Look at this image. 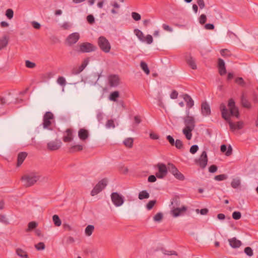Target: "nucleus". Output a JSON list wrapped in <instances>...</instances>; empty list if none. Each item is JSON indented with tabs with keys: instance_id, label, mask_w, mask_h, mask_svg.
<instances>
[{
	"instance_id": "nucleus-1",
	"label": "nucleus",
	"mask_w": 258,
	"mask_h": 258,
	"mask_svg": "<svg viewBox=\"0 0 258 258\" xmlns=\"http://www.w3.org/2000/svg\"><path fill=\"white\" fill-rule=\"evenodd\" d=\"M228 106L229 109V112L226 108V105L222 103L220 105V110L222 117L226 120L231 130H240L243 127V122L241 121H238L236 123L233 122L230 118V116H235L239 118V113L238 109L235 105V102L233 99L229 100Z\"/></svg>"
},
{
	"instance_id": "nucleus-2",
	"label": "nucleus",
	"mask_w": 258,
	"mask_h": 258,
	"mask_svg": "<svg viewBox=\"0 0 258 258\" xmlns=\"http://www.w3.org/2000/svg\"><path fill=\"white\" fill-rule=\"evenodd\" d=\"M185 127L182 133L187 140H190L192 138V131L196 126V121L193 116L189 115V109L186 110V116L182 118Z\"/></svg>"
},
{
	"instance_id": "nucleus-3",
	"label": "nucleus",
	"mask_w": 258,
	"mask_h": 258,
	"mask_svg": "<svg viewBox=\"0 0 258 258\" xmlns=\"http://www.w3.org/2000/svg\"><path fill=\"white\" fill-rule=\"evenodd\" d=\"M40 175L36 172H31L23 175L21 180L25 187H29L34 185L40 178Z\"/></svg>"
},
{
	"instance_id": "nucleus-4",
	"label": "nucleus",
	"mask_w": 258,
	"mask_h": 258,
	"mask_svg": "<svg viewBox=\"0 0 258 258\" xmlns=\"http://www.w3.org/2000/svg\"><path fill=\"white\" fill-rule=\"evenodd\" d=\"M54 119L53 113L50 111L46 112L43 117L42 126L43 128L51 130L52 122Z\"/></svg>"
},
{
	"instance_id": "nucleus-5",
	"label": "nucleus",
	"mask_w": 258,
	"mask_h": 258,
	"mask_svg": "<svg viewBox=\"0 0 258 258\" xmlns=\"http://www.w3.org/2000/svg\"><path fill=\"white\" fill-rule=\"evenodd\" d=\"M100 48L104 52L108 53L111 49V45L108 40L104 36H100L98 40Z\"/></svg>"
},
{
	"instance_id": "nucleus-6",
	"label": "nucleus",
	"mask_w": 258,
	"mask_h": 258,
	"mask_svg": "<svg viewBox=\"0 0 258 258\" xmlns=\"http://www.w3.org/2000/svg\"><path fill=\"white\" fill-rule=\"evenodd\" d=\"M107 182L108 181L106 178L102 179L99 181L92 190L91 192V196H94L101 192L106 186Z\"/></svg>"
},
{
	"instance_id": "nucleus-7",
	"label": "nucleus",
	"mask_w": 258,
	"mask_h": 258,
	"mask_svg": "<svg viewBox=\"0 0 258 258\" xmlns=\"http://www.w3.org/2000/svg\"><path fill=\"white\" fill-rule=\"evenodd\" d=\"M111 199L113 204L116 207L121 206L124 202L123 197L116 192L111 194Z\"/></svg>"
},
{
	"instance_id": "nucleus-8",
	"label": "nucleus",
	"mask_w": 258,
	"mask_h": 258,
	"mask_svg": "<svg viewBox=\"0 0 258 258\" xmlns=\"http://www.w3.org/2000/svg\"><path fill=\"white\" fill-rule=\"evenodd\" d=\"M158 172L156 173V176L158 178H163L167 174L168 170L166 166L163 163H158L157 165Z\"/></svg>"
},
{
	"instance_id": "nucleus-9",
	"label": "nucleus",
	"mask_w": 258,
	"mask_h": 258,
	"mask_svg": "<svg viewBox=\"0 0 258 258\" xmlns=\"http://www.w3.org/2000/svg\"><path fill=\"white\" fill-rule=\"evenodd\" d=\"M62 145V142L59 139L49 142L47 144L48 150L50 151H55L58 150Z\"/></svg>"
},
{
	"instance_id": "nucleus-10",
	"label": "nucleus",
	"mask_w": 258,
	"mask_h": 258,
	"mask_svg": "<svg viewBox=\"0 0 258 258\" xmlns=\"http://www.w3.org/2000/svg\"><path fill=\"white\" fill-rule=\"evenodd\" d=\"M196 162L203 169L205 168L208 163V157L206 151H204Z\"/></svg>"
},
{
	"instance_id": "nucleus-11",
	"label": "nucleus",
	"mask_w": 258,
	"mask_h": 258,
	"mask_svg": "<svg viewBox=\"0 0 258 258\" xmlns=\"http://www.w3.org/2000/svg\"><path fill=\"white\" fill-rule=\"evenodd\" d=\"M80 49L83 52H90L94 51L96 47L90 43L85 42L80 45Z\"/></svg>"
},
{
	"instance_id": "nucleus-12",
	"label": "nucleus",
	"mask_w": 258,
	"mask_h": 258,
	"mask_svg": "<svg viewBox=\"0 0 258 258\" xmlns=\"http://www.w3.org/2000/svg\"><path fill=\"white\" fill-rule=\"evenodd\" d=\"M108 83L110 87L117 86L120 82V79L117 75H110L108 77Z\"/></svg>"
},
{
	"instance_id": "nucleus-13",
	"label": "nucleus",
	"mask_w": 258,
	"mask_h": 258,
	"mask_svg": "<svg viewBox=\"0 0 258 258\" xmlns=\"http://www.w3.org/2000/svg\"><path fill=\"white\" fill-rule=\"evenodd\" d=\"M186 210L187 207L183 206L181 208H176L172 209L170 211V214L173 217H177L182 215Z\"/></svg>"
},
{
	"instance_id": "nucleus-14",
	"label": "nucleus",
	"mask_w": 258,
	"mask_h": 258,
	"mask_svg": "<svg viewBox=\"0 0 258 258\" xmlns=\"http://www.w3.org/2000/svg\"><path fill=\"white\" fill-rule=\"evenodd\" d=\"M79 38L80 35L78 33H73L68 37L67 42L69 45H72L76 43L79 39Z\"/></svg>"
},
{
	"instance_id": "nucleus-15",
	"label": "nucleus",
	"mask_w": 258,
	"mask_h": 258,
	"mask_svg": "<svg viewBox=\"0 0 258 258\" xmlns=\"http://www.w3.org/2000/svg\"><path fill=\"white\" fill-rule=\"evenodd\" d=\"M201 112L204 116H208L211 114L210 107L207 102H203L202 104Z\"/></svg>"
},
{
	"instance_id": "nucleus-16",
	"label": "nucleus",
	"mask_w": 258,
	"mask_h": 258,
	"mask_svg": "<svg viewBox=\"0 0 258 258\" xmlns=\"http://www.w3.org/2000/svg\"><path fill=\"white\" fill-rule=\"evenodd\" d=\"M183 98L186 103L187 109L191 108L194 105V101L191 97L187 94L183 95Z\"/></svg>"
},
{
	"instance_id": "nucleus-17",
	"label": "nucleus",
	"mask_w": 258,
	"mask_h": 258,
	"mask_svg": "<svg viewBox=\"0 0 258 258\" xmlns=\"http://www.w3.org/2000/svg\"><path fill=\"white\" fill-rule=\"evenodd\" d=\"M88 63V61L87 60H85L80 66L77 68H75L73 69V73L75 75L79 74L86 67Z\"/></svg>"
},
{
	"instance_id": "nucleus-18",
	"label": "nucleus",
	"mask_w": 258,
	"mask_h": 258,
	"mask_svg": "<svg viewBox=\"0 0 258 258\" xmlns=\"http://www.w3.org/2000/svg\"><path fill=\"white\" fill-rule=\"evenodd\" d=\"M78 136L81 140L84 141L89 137L88 131L86 129L81 128L78 132Z\"/></svg>"
},
{
	"instance_id": "nucleus-19",
	"label": "nucleus",
	"mask_w": 258,
	"mask_h": 258,
	"mask_svg": "<svg viewBox=\"0 0 258 258\" xmlns=\"http://www.w3.org/2000/svg\"><path fill=\"white\" fill-rule=\"evenodd\" d=\"M230 245L233 248H238L241 244V242L234 237L228 240Z\"/></svg>"
},
{
	"instance_id": "nucleus-20",
	"label": "nucleus",
	"mask_w": 258,
	"mask_h": 258,
	"mask_svg": "<svg viewBox=\"0 0 258 258\" xmlns=\"http://www.w3.org/2000/svg\"><path fill=\"white\" fill-rule=\"evenodd\" d=\"M220 150L222 153L225 152V155L227 156H229L232 154V148L230 145H229L227 150L226 145L225 144L222 145L220 147Z\"/></svg>"
},
{
	"instance_id": "nucleus-21",
	"label": "nucleus",
	"mask_w": 258,
	"mask_h": 258,
	"mask_svg": "<svg viewBox=\"0 0 258 258\" xmlns=\"http://www.w3.org/2000/svg\"><path fill=\"white\" fill-rule=\"evenodd\" d=\"M27 156V153L25 152L20 153L18 155L17 158V166H20Z\"/></svg>"
},
{
	"instance_id": "nucleus-22",
	"label": "nucleus",
	"mask_w": 258,
	"mask_h": 258,
	"mask_svg": "<svg viewBox=\"0 0 258 258\" xmlns=\"http://www.w3.org/2000/svg\"><path fill=\"white\" fill-rule=\"evenodd\" d=\"M67 136H64L63 141L64 142H70L73 140V134L71 129H67L66 130Z\"/></svg>"
},
{
	"instance_id": "nucleus-23",
	"label": "nucleus",
	"mask_w": 258,
	"mask_h": 258,
	"mask_svg": "<svg viewBox=\"0 0 258 258\" xmlns=\"http://www.w3.org/2000/svg\"><path fill=\"white\" fill-rule=\"evenodd\" d=\"M16 254L22 258H29L27 252L20 248H18L16 249Z\"/></svg>"
},
{
	"instance_id": "nucleus-24",
	"label": "nucleus",
	"mask_w": 258,
	"mask_h": 258,
	"mask_svg": "<svg viewBox=\"0 0 258 258\" xmlns=\"http://www.w3.org/2000/svg\"><path fill=\"white\" fill-rule=\"evenodd\" d=\"M8 44V38L5 36L0 39V50L6 47Z\"/></svg>"
},
{
	"instance_id": "nucleus-25",
	"label": "nucleus",
	"mask_w": 258,
	"mask_h": 258,
	"mask_svg": "<svg viewBox=\"0 0 258 258\" xmlns=\"http://www.w3.org/2000/svg\"><path fill=\"white\" fill-rule=\"evenodd\" d=\"M134 33L140 41L142 42L145 41V37L141 30L136 29L134 30Z\"/></svg>"
},
{
	"instance_id": "nucleus-26",
	"label": "nucleus",
	"mask_w": 258,
	"mask_h": 258,
	"mask_svg": "<svg viewBox=\"0 0 258 258\" xmlns=\"http://www.w3.org/2000/svg\"><path fill=\"white\" fill-rule=\"evenodd\" d=\"M186 60L187 64L191 67V69L194 70L197 69V65L196 64L195 61L192 57L189 56L188 57L186 58Z\"/></svg>"
},
{
	"instance_id": "nucleus-27",
	"label": "nucleus",
	"mask_w": 258,
	"mask_h": 258,
	"mask_svg": "<svg viewBox=\"0 0 258 258\" xmlns=\"http://www.w3.org/2000/svg\"><path fill=\"white\" fill-rule=\"evenodd\" d=\"M134 139L132 138H127L123 141L124 146L128 148H131L133 146Z\"/></svg>"
},
{
	"instance_id": "nucleus-28",
	"label": "nucleus",
	"mask_w": 258,
	"mask_h": 258,
	"mask_svg": "<svg viewBox=\"0 0 258 258\" xmlns=\"http://www.w3.org/2000/svg\"><path fill=\"white\" fill-rule=\"evenodd\" d=\"M241 102L242 105L245 108H249L250 107V103L243 94L241 97Z\"/></svg>"
},
{
	"instance_id": "nucleus-29",
	"label": "nucleus",
	"mask_w": 258,
	"mask_h": 258,
	"mask_svg": "<svg viewBox=\"0 0 258 258\" xmlns=\"http://www.w3.org/2000/svg\"><path fill=\"white\" fill-rule=\"evenodd\" d=\"M168 169L169 171L173 174V176L179 171L177 168L173 164L171 163H169L168 164Z\"/></svg>"
},
{
	"instance_id": "nucleus-30",
	"label": "nucleus",
	"mask_w": 258,
	"mask_h": 258,
	"mask_svg": "<svg viewBox=\"0 0 258 258\" xmlns=\"http://www.w3.org/2000/svg\"><path fill=\"white\" fill-rule=\"evenodd\" d=\"M150 197L149 194L146 190H142L139 192L138 198L142 200L145 199H148Z\"/></svg>"
},
{
	"instance_id": "nucleus-31",
	"label": "nucleus",
	"mask_w": 258,
	"mask_h": 258,
	"mask_svg": "<svg viewBox=\"0 0 258 258\" xmlns=\"http://www.w3.org/2000/svg\"><path fill=\"white\" fill-rule=\"evenodd\" d=\"M83 146L81 145H77L73 146L69 149V152L73 153L76 151H81L83 150Z\"/></svg>"
},
{
	"instance_id": "nucleus-32",
	"label": "nucleus",
	"mask_w": 258,
	"mask_h": 258,
	"mask_svg": "<svg viewBox=\"0 0 258 258\" xmlns=\"http://www.w3.org/2000/svg\"><path fill=\"white\" fill-rule=\"evenodd\" d=\"M140 66H141V68H142V69L143 70V71L147 75L149 74L150 70H149V69L148 68L147 64L145 62L142 61L140 63Z\"/></svg>"
},
{
	"instance_id": "nucleus-33",
	"label": "nucleus",
	"mask_w": 258,
	"mask_h": 258,
	"mask_svg": "<svg viewBox=\"0 0 258 258\" xmlns=\"http://www.w3.org/2000/svg\"><path fill=\"white\" fill-rule=\"evenodd\" d=\"M11 96L8 95L7 97H3L0 98L1 104L2 105L9 104L11 102L10 100Z\"/></svg>"
},
{
	"instance_id": "nucleus-34",
	"label": "nucleus",
	"mask_w": 258,
	"mask_h": 258,
	"mask_svg": "<svg viewBox=\"0 0 258 258\" xmlns=\"http://www.w3.org/2000/svg\"><path fill=\"white\" fill-rule=\"evenodd\" d=\"M119 92L117 91L112 92L109 96V99L111 101H116L119 97Z\"/></svg>"
},
{
	"instance_id": "nucleus-35",
	"label": "nucleus",
	"mask_w": 258,
	"mask_h": 258,
	"mask_svg": "<svg viewBox=\"0 0 258 258\" xmlns=\"http://www.w3.org/2000/svg\"><path fill=\"white\" fill-rule=\"evenodd\" d=\"M240 185V180L238 178H234L232 180L231 185L234 188H237Z\"/></svg>"
},
{
	"instance_id": "nucleus-36",
	"label": "nucleus",
	"mask_w": 258,
	"mask_h": 258,
	"mask_svg": "<svg viewBox=\"0 0 258 258\" xmlns=\"http://www.w3.org/2000/svg\"><path fill=\"white\" fill-rule=\"evenodd\" d=\"M52 220L54 222L55 226H60L61 224V221L57 215H54L52 217Z\"/></svg>"
},
{
	"instance_id": "nucleus-37",
	"label": "nucleus",
	"mask_w": 258,
	"mask_h": 258,
	"mask_svg": "<svg viewBox=\"0 0 258 258\" xmlns=\"http://www.w3.org/2000/svg\"><path fill=\"white\" fill-rule=\"evenodd\" d=\"M0 222L4 225H9L10 222L9 219L4 215H0Z\"/></svg>"
},
{
	"instance_id": "nucleus-38",
	"label": "nucleus",
	"mask_w": 258,
	"mask_h": 258,
	"mask_svg": "<svg viewBox=\"0 0 258 258\" xmlns=\"http://www.w3.org/2000/svg\"><path fill=\"white\" fill-rule=\"evenodd\" d=\"M57 83L60 86H64L66 84V81L64 77L59 76L57 79Z\"/></svg>"
},
{
	"instance_id": "nucleus-39",
	"label": "nucleus",
	"mask_w": 258,
	"mask_h": 258,
	"mask_svg": "<svg viewBox=\"0 0 258 258\" xmlns=\"http://www.w3.org/2000/svg\"><path fill=\"white\" fill-rule=\"evenodd\" d=\"M105 126L107 128H114L115 124L114 120L112 119H109L106 123Z\"/></svg>"
},
{
	"instance_id": "nucleus-40",
	"label": "nucleus",
	"mask_w": 258,
	"mask_h": 258,
	"mask_svg": "<svg viewBox=\"0 0 258 258\" xmlns=\"http://www.w3.org/2000/svg\"><path fill=\"white\" fill-rule=\"evenodd\" d=\"M174 146L178 149H181L183 148V143L180 140H176L174 143Z\"/></svg>"
},
{
	"instance_id": "nucleus-41",
	"label": "nucleus",
	"mask_w": 258,
	"mask_h": 258,
	"mask_svg": "<svg viewBox=\"0 0 258 258\" xmlns=\"http://www.w3.org/2000/svg\"><path fill=\"white\" fill-rule=\"evenodd\" d=\"M227 176L225 174H220L215 176L214 179L217 181H222L226 179Z\"/></svg>"
},
{
	"instance_id": "nucleus-42",
	"label": "nucleus",
	"mask_w": 258,
	"mask_h": 258,
	"mask_svg": "<svg viewBox=\"0 0 258 258\" xmlns=\"http://www.w3.org/2000/svg\"><path fill=\"white\" fill-rule=\"evenodd\" d=\"M6 15L9 19L13 18L14 16V12L12 9H9L6 11Z\"/></svg>"
},
{
	"instance_id": "nucleus-43",
	"label": "nucleus",
	"mask_w": 258,
	"mask_h": 258,
	"mask_svg": "<svg viewBox=\"0 0 258 258\" xmlns=\"http://www.w3.org/2000/svg\"><path fill=\"white\" fill-rule=\"evenodd\" d=\"M235 82L237 84H238V85H240V86H241L242 87H244L245 85V82L243 80V78H241V77H238V78H237L235 79Z\"/></svg>"
},
{
	"instance_id": "nucleus-44",
	"label": "nucleus",
	"mask_w": 258,
	"mask_h": 258,
	"mask_svg": "<svg viewBox=\"0 0 258 258\" xmlns=\"http://www.w3.org/2000/svg\"><path fill=\"white\" fill-rule=\"evenodd\" d=\"M94 230V227H86L85 234L87 236H90Z\"/></svg>"
},
{
	"instance_id": "nucleus-45",
	"label": "nucleus",
	"mask_w": 258,
	"mask_h": 258,
	"mask_svg": "<svg viewBox=\"0 0 258 258\" xmlns=\"http://www.w3.org/2000/svg\"><path fill=\"white\" fill-rule=\"evenodd\" d=\"M162 252L165 255H177V252L174 250H167L163 249V250H162Z\"/></svg>"
},
{
	"instance_id": "nucleus-46",
	"label": "nucleus",
	"mask_w": 258,
	"mask_h": 258,
	"mask_svg": "<svg viewBox=\"0 0 258 258\" xmlns=\"http://www.w3.org/2000/svg\"><path fill=\"white\" fill-rule=\"evenodd\" d=\"M156 203V200L150 201L146 205V208L149 210H151Z\"/></svg>"
},
{
	"instance_id": "nucleus-47",
	"label": "nucleus",
	"mask_w": 258,
	"mask_h": 258,
	"mask_svg": "<svg viewBox=\"0 0 258 258\" xmlns=\"http://www.w3.org/2000/svg\"><path fill=\"white\" fill-rule=\"evenodd\" d=\"M162 218H163V214H162V213L160 212V213H158L154 216L153 219L155 221L159 222L162 220Z\"/></svg>"
},
{
	"instance_id": "nucleus-48",
	"label": "nucleus",
	"mask_w": 258,
	"mask_h": 258,
	"mask_svg": "<svg viewBox=\"0 0 258 258\" xmlns=\"http://www.w3.org/2000/svg\"><path fill=\"white\" fill-rule=\"evenodd\" d=\"M25 65L27 68L30 69H33L36 66V64L34 62H31L28 60H26Z\"/></svg>"
},
{
	"instance_id": "nucleus-49",
	"label": "nucleus",
	"mask_w": 258,
	"mask_h": 258,
	"mask_svg": "<svg viewBox=\"0 0 258 258\" xmlns=\"http://www.w3.org/2000/svg\"><path fill=\"white\" fill-rule=\"evenodd\" d=\"M244 252L249 256H251L253 255V250L250 247H246L244 248Z\"/></svg>"
},
{
	"instance_id": "nucleus-50",
	"label": "nucleus",
	"mask_w": 258,
	"mask_h": 258,
	"mask_svg": "<svg viewBox=\"0 0 258 258\" xmlns=\"http://www.w3.org/2000/svg\"><path fill=\"white\" fill-rule=\"evenodd\" d=\"M174 176L179 180H183L185 179L184 176L179 171L176 173Z\"/></svg>"
},
{
	"instance_id": "nucleus-51",
	"label": "nucleus",
	"mask_w": 258,
	"mask_h": 258,
	"mask_svg": "<svg viewBox=\"0 0 258 258\" xmlns=\"http://www.w3.org/2000/svg\"><path fill=\"white\" fill-rule=\"evenodd\" d=\"M241 217V214L240 212L235 211L232 213V218L235 220H238Z\"/></svg>"
},
{
	"instance_id": "nucleus-52",
	"label": "nucleus",
	"mask_w": 258,
	"mask_h": 258,
	"mask_svg": "<svg viewBox=\"0 0 258 258\" xmlns=\"http://www.w3.org/2000/svg\"><path fill=\"white\" fill-rule=\"evenodd\" d=\"M132 17L135 21H139L141 19V15L136 12H133L132 13Z\"/></svg>"
},
{
	"instance_id": "nucleus-53",
	"label": "nucleus",
	"mask_w": 258,
	"mask_h": 258,
	"mask_svg": "<svg viewBox=\"0 0 258 258\" xmlns=\"http://www.w3.org/2000/svg\"><path fill=\"white\" fill-rule=\"evenodd\" d=\"M196 211L197 213H200V214L202 215H206L208 214L209 210L207 208H204L201 210L197 209Z\"/></svg>"
},
{
	"instance_id": "nucleus-54",
	"label": "nucleus",
	"mask_w": 258,
	"mask_h": 258,
	"mask_svg": "<svg viewBox=\"0 0 258 258\" xmlns=\"http://www.w3.org/2000/svg\"><path fill=\"white\" fill-rule=\"evenodd\" d=\"M35 248L38 250H43L45 248V244L43 242H39L35 245Z\"/></svg>"
},
{
	"instance_id": "nucleus-55",
	"label": "nucleus",
	"mask_w": 258,
	"mask_h": 258,
	"mask_svg": "<svg viewBox=\"0 0 258 258\" xmlns=\"http://www.w3.org/2000/svg\"><path fill=\"white\" fill-rule=\"evenodd\" d=\"M198 146L197 145H194L190 147L189 151L191 154H194L198 151Z\"/></svg>"
},
{
	"instance_id": "nucleus-56",
	"label": "nucleus",
	"mask_w": 258,
	"mask_h": 258,
	"mask_svg": "<svg viewBox=\"0 0 258 258\" xmlns=\"http://www.w3.org/2000/svg\"><path fill=\"white\" fill-rule=\"evenodd\" d=\"M207 21V17L204 14H202L201 15L200 19H199V22L201 24H204L206 23Z\"/></svg>"
},
{
	"instance_id": "nucleus-57",
	"label": "nucleus",
	"mask_w": 258,
	"mask_h": 258,
	"mask_svg": "<svg viewBox=\"0 0 258 258\" xmlns=\"http://www.w3.org/2000/svg\"><path fill=\"white\" fill-rule=\"evenodd\" d=\"M162 28L165 31H168L169 32H171L173 31V29L171 27H170L169 25H168L166 24H163L162 25Z\"/></svg>"
},
{
	"instance_id": "nucleus-58",
	"label": "nucleus",
	"mask_w": 258,
	"mask_h": 258,
	"mask_svg": "<svg viewBox=\"0 0 258 258\" xmlns=\"http://www.w3.org/2000/svg\"><path fill=\"white\" fill-rule=\"evenodd\" d=\"M87 20L88 22V23L91 24L94 23L95 22L94 17L92 15H89L87 17Z\"/></svg>"
},
{
	"instance_id": "nucleus-59",
	"label": "nucleus",
	"mask_w": 258,
	"mask_h": 258,
	"mask_svg": "<svg viewBox=\"0 0 258 258\" xmlns=\"http://www.w3.org/2000/svg\"><path fill=\"white\" fill-rule=\"evenodd\" d=\"M145 41L147 43L150 44L153 42V37L151 35H147L145 37Z\"/></svg>"
},
{
	"instance_id": "nucleus-60",
	"label": "nucleus",
	"mask_w": 258,
	"mask_h": 258,
	"mask_svg": "<svg viewBox=\"0 0 258 258\" xmlns=\"http://www.w3.org/2000/svg\"><path fill=\"white\" fill-rule=\"evenodd\" d=\"M219 69V73L221 76L224 75L226 73V70L225 66L223 67H220L218 68Z\"/></svg>"
},
{
	"instance_id": "nucleus-61",
	"label": "nucleus",
	"mask_w": 258,
	"mask_h": 258,
	"mask_svg": "<svg viewBox=\"0 0 258 258\" xmlns=\"http://www.w3.org/2000/svg\"><path fill=\"white\" fill-rule=\"evenodd\" d=\"M103 117H104V115H103V114L102 112H101L100 111H98L97 112V119H98L99 122H101L102 121V120L103 119Z\"/></svg>"
},
{
	"instance_id": "nucleus-62",
	"label": "nucleus",
	"mask_w": 258,
	"mask_h": 258,
	"mask_svg": "<svg viewBox=\"0 0 258 258\" xmlns=\"http://www.w3.org/2000/svg\"><path fill=\"white\" fill-rule=\"evenodd\" d=\"M217 170V167L215 165H212L209 168V171L211 173H215Z\"/></svg>"
},
{
	"instance_id": "nucleus-63",
	"label": "nucleus",
	"mask_w": 258,
	"mask_h": 258,
	"mask_svg": "<svg viewBox=\"0 0 258 258\" xmlns=\"http://www.w3.org/2000/svg\"><path fill=\"white\" fill-rule=\"evenodd\" d=\"M166 138H167V140L169 142V143L170 144V145L172 146H174V143L175 141H174V140L173 138V137L170 135H168L167 136Z\"/></svg>"
},
{
	"instance_id": "nucleus-64",
	"label": "nucleus",
	"mask_w": 258,
	"mask_h": 258,
	"mask_svg": "<svg viewBox=\"0 0 258 258\" xmlns=\"http://www.w3.org/2000/svg\"><path fill=\"white\" fill-rule=\"evenodd\" d=\"M178 93L176 90H173L171 94H170V98L171 99H176L178 97Z\"/></svg>"
}]
</instances>
